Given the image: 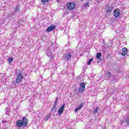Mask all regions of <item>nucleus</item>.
Returning <instances> with one entry per match:
<instances>
[{
    "label": "nucleus",
    "mask_w": 129,
    "mask_h": 129,
    "mask_svg": "<svg viewBox=\"0 0 129 129\" xmlns=\"http://www.w3.org/2000/svg\"><path fill=\"white\" fill-rule=\"evenodd\" d=\"M18 16L16 15V11L13 12L12 14H10L8 16V18L9 19V21H11L12 20H14L15 18H17Z\"/></svg>",
    "instance_id": "4"
},
{
    "label": "nucleus",
    "mask_w": 129,
    "mask_h": 129,
    "mask_svg": "<svg viewBox=\"0 0 129 129\" xmlns=\"http://www.w3.org/2000/svg\"><path fill=\"white\" fill-rule=\"evenodd\" d=\"M96 58L97 59H100V58H101V53H97L96 54Z\"/></svg>",
    "instance_id": "20"
},
{
    "label": "nucleus",
    "mask_w": 129,
    "mask_h": 129,
    "mask_svg": "<svg viewBox=\"0 0 129 129\" xmlns=\"http://www.w3.org/2000/svg\"><path fill=\"white\" fill-rule=\"evenodd\" d=\"M46 54L47 56H49V55H50V49H47V51L46 52Z\"/></svg>",
    "instance_id": "24"
},
{
    "label": "nucleus",
    "mask_w": 129,
    "mask_h": 129,
    "mask_svg": "<svg viewBox=\"0 0 129 129\" xmlns=\"http://www.w3.org/2000/svg\"><path fill=\"white\" fill-rule=\"evenodd\" d=\"M28 123L29 120L28 118L24 117L21 119L17 120L16 122V126H18V127H22V126L23 127H27Z\"/></svg>",
    "instance_id": "1"
},
{
    "label": "nucleus",
    "mask_w": 129,
    "mask_h": 129,
    "mask_svg": "<svg viewBox=\"0 0 129 129\" xmlns=\"http://www.w3.org/2000/svg\"><path fill=\"white\" fill-rule=\"evenodd\" d=\"M84 105V103H82L80 105L78 106V107L75 109V111L77 112L78 110H80L82 107Z\"/></svg>",
    "instance_id": "12"
},
{
    "label": "nucleus",
    "mask_w": 129,
    "mask_h": 129,
    "mask_svg": "<svg viewBox=\"0 0 129 129\" xmlns=\"http://www.w3.org/2000/svg\"><path fill=\"white\" fill-rule=\"evenodd\" d=\"M55 100H56V101H58V100H59V97H56V98H55Z\"/></svg>",
    "instance_id": "28"
},
{
    "label": "nucleus",
    "mask_w": 129,
    "mask_h": 129,
    "mask_svg": "<svg viewBox=\"0 0 129 129\" xmlns=\"http://www.w3.org/2000/svg\"><path fill=\"white\" fill-rule=\"evenodd\" d=\"M128 116H126L124 120L120 121V124H122L123 123L126 122V123H127V126H129V113H128Z\"/></svg>",
    "instance_id": "8"
},
{
    "label": "nucleus",
    "mask_w": 129,
    "mask_h": 129,
    "mask_svg": "<svg viewBox=\"0 0 129 129\" xmlns=\"http://www.w3.org/2000/svg\"><path fill=\"white\" fill-rule=\"evenodd\" d=\"M127 48L126 47H123L122 49V53H121L122 56H125L127 54Z\"/></svg>",
    "instance_id": "11"
},
{
    "label": "nucleus",
    "mask_w": 129,
    "mask_h": 129,
    "mask_svg": "<svg viewBox=\"0 0 129 129\" xmlns=\"http://www.w3.org/2000/svg\"><path fill=\"white\" fill-rule=\"evenodd\" d=\"M92 61H93V58H91L88 61V65H90V64H91V62H92Z\"/></svg>",
    "instance_id": "22"
},
{
    "label": "nucleus",
    "mask_w": 129,
    "mask_h": 129,
    "mask_svg": "<svg viewBox=\"0 0 129 129\" xmlns=\"http://www.w3.org/2000/svg\"><path fill=\"white\" fill-rule=\"evenodd\" d=\"M85 8H89V2H88L86 3V4L84 6Z\"/></svg>",
    "instance_id": "25"
},
{
    "label": "nucleus",
    "mask_w": 129,
    "mask_h": 129,
    "mask_svg": "<svg viewBox=\"0 0 129 129\" xmlns=\"http://www.w3.org/2000/svg\"><path fill=\"white\" fill-rule=\"evenodd\" d=\"M50 58L51 59H52L53 58V55L52 54H50Z\"/></svg>",
    "instance_id": "29"
},
{
    "label": "nucleus",
    "mask_w": 129,
    "mask_h": 129,
    "mask_svg": "<svg viewBox=\"0 0 129 129\" xmlns=\"http://www.w3.org/2000/svg\"><path fill=\"white\" fill-rule=\"evenodd\" d=\"M75 7V3L74 2H69L67 5V8L69 11H72Z\"/></svg>",
    "instance_id": "2"
},
{
    "label": "nucleus",
    "mask_w": 129,
    "mask_h": 129,
    "mask_svg": "<svg viewBox=\"0 0 129 129\" xmlns=\"http://www.w3.org/2000/svg\"><path fill=\"white\" fill-rule=\"evenodd\" d=\"M64 107H65V103H63L60 108L58 109V115H61L64 111Z\"/></svg>",
    "instance_id": "9"
},
{
    "label": "nucleus",
    "mask_w": 129,
    "mask_h": 129,
    "mask_svg": "<svg viewBox=\"0 0 129 129\" xmlns=\"http://www.w3.org/2000/svg\"><path fill=\"white\" fill-rule=\"evenodd\" d=\"M6 114H9V111H10V108H9V107H6Z\"/></svg>",
    "instance_id": "23"
},
{
    "label": "nucleus",
    "mask_w": 129,
    "mask_h": 129,
    "mask_svg": "<svg viewBox=\"0 0 129 129\" xmlns=\"http://www.w3.org/2000/svg\"><path fill=\"white\" fill-rule=\"evenodd\" d=\"M55 29H56V26L55 25H51L46 29V32H51V31H54Z\"/></svg>",
    "instance_id": "10"
},
{
    "label": "nucleus",
    "mask_w": 129,
    "mask_h": 129,
    "mask_svg": "<svg viewBox=\"0 0 129 129\" xmlns=\"http://www.w3.org/2000/svg\"><path fill=\"white\" fill-rule=\"evenodd\" d=\"M81 1H83V0H81Z\"/></svg>",
    "instance_id": "31"
},
{
    "label": "nucleus",
    "mask_w": 129,
    "mask_h": 129,
    "mask_svg": "<svg viewBox=\"0 0 129 129\" xmlns=\"http://www.w3.org/2000/svg\"><path fill=\"white\" fill-rule=\"evenodd\" d=\"M50 116H51V113H49V114L45 116L44 120H45V121H47V120H49V118H50Z\"/></svg>",
    "instance_id": "16"
},
{
    "label": "nucleus",
    "mask_w": 129,
    "mask_h": 129,
    "mask_svg": "<svg viewBox=\"0 0 129 129\" xmlns=\"http://www.w3.org/2000/svg\"><path fill=\"white\" fill-rule=\"evenodd\" d=\"M7 24H8V21H7V18H4L2 22V23H1V24L2 25V26H3V25H4V26H7Z\"/></svg>",
    "instance_id": "14"
},
{
    "label": "nucleus",
    "mask_w": 129,
    "mask_h": 129,
    "mask_svg": "<svg viewBox=\"0 0 129 129\" xmlns=\"http://www.w3.org/2000/svg\"><path fill=\"white\" fill-rule=\"evenodd\" d=\"M56 111H57V107H56V106L53 105V107L51 109V110L50 113H51V114H52V113H55V112H56Z\"/></svg>",
    "instance_id": "13"
},
{
    "label": "nucleus",
    "mask_w": 129,
    "mask_h": 129,
    "mask_svg": "<svg viewBox=\"0 0 129 129\" xmlns=\"http://www.w3.org/2000/svg\"><path fill=\"white\" fill-rule=\"evenodd\" d=\"M113 10V7H109L108 8V10L107 11V13H111V11Z\"/></svg>",
    "instance_id": "18"
},
{
    "label": "nucleus",
    "mask_w": 129,
    "mask_h": 129,
    "mask_svg": "<svg viewBox=\"0 0 129 129\" xmlns=\"http://www.w3.org/2000/svg\"><path fill=\"white\" fill-rule=\"evenodd\" d=\"M113 16L115 18H118L120 16V12L119 9H116L114 11Z\"/></svg>",
    "instance_id": "7"
},
{
    "label": "nucleus",
    "mask_w": 129,
    "mask_h": 129,
    "mask_svg": "<svg viewBox=\"0 0 129 129\" xmlns=\"http://www.w3.org/2000/svg\"><path fill=\"white\" fill-rule=\"evenodd\" d=\"M24 79V76L21 73H19L16 78V83H20Z\"/></svg>",
    "instance_id": "3"
},
{
    "label": "nucleus",
    "mask_w": 129,
    "mask_h": 129,
    "mask_svg": "<svg viewBox=\"0 0 129 129\" xmlns=\"http://www.w3.org/2000/svg\"><path fill=\"white\" fill-rule=\"evenodd\" d=\"M20 10H21V6H20L19 5H18L16 7L15 11L13 12H15V14H17V12H19V11H20Z\"/></svg>",
    "instance_id": "15"
},
{
    "label": "nucleus",
    "mask_w": 129,
    "mask_h": 129,
    "mask_svg": "<svg viewBox=\"0 0 129 129\" xmlns=\"http://www.w3.org/2000/svg\"><path fill=\"white\" fill-rule=\"evenodd\" d=\"M71 53H69L68 54H64L62 59L64 60V61H69V60H71Z\"/></svg>",
    "instance_id": "6"
},
{
    "label": "nucleus",
    "mask_w": 129,
    "mask_h": 129,
    "mask_svg": "<svg viewBox=\"0 0 129 129\" xmlns=\"http://www.w3.org/2000/svg\"><path fill=\"white\" fill-rule=\"evenodd\" d=\"M105 76L106 77L110 78L111 76V73H110V72H106L105 73Z\"/></svg>",
    "instance_id": "17"
},
{
    "label": "nucleus",
    "mask_w": 129,
    "mask_h": 129,
    "mask_svg": "<svg viewBox=\"0 0 129 129\" xmlns=\"http://www.w3.org/2000/svg\"><path fill=\"white\" fill-rule=\"evenodd\" d=\"M99 109V108L98 107H96V108L94 109L93 111V113L94 114H96Z\"/></svg>",
    "instance_id": "19"
},
{
    "label": "nucleus",
    "mask_w": 129,
    "mask_h": 129,
    "mask_svg": "<svg viewBox=\"0 0 129 129\" xmlns=\"http://www.w3.org/2000/svg\"><path fill=\"white\" fill-rule=\"evenodd\" d=\"M3 123H5V122L3 121Z\"/></svg>",
    "instance_id": "30"
},
{
    "label": "nucleus",
    "mask_w": 129,
    "mask_h": 129,
    "mask_svg": "<svg viewBox=\"0 0 129 129\" xmlns=\"http://www.w3.org/2000/svg\"><path fill=\"white\" fill-rule=\"evenodd\" d=\"M85 89V84L84 83H81L80 85V88L79 89V93H82Z\"/></svg>",
    "instance_id": "5"
},
{
    "label": "nucleus",
    "mask_w": 129,
    "mask_h": 129,
    "mask_svg": "<svg viewBox=\"0 0 129 129\" xmlns=\"http://www.w3.org/2000/svg\"><path fill=\"white\" fill-rule=\"evenodd\" d=\"M13 60H14V59L13 58V57H9L8 58V61H9V63H12L13 62Z\"/></svg>",
    "instance_id": "21"
},
{
    "label": "nucleus",
    "mask_w": 129,
    "mask_h": 129,
    "mask_svg": "<svg viewBox=\"0 0 129 129\" xmlns=\"http://www.w3.org/2000/svg\"><path fill=\"white\" fill-rule=\"evenodd\" d=\"M42 3H47V2H49V0H41Z\"/></svg>",
    "instance_id": "27"
},
{
    "label": "nucleus",
    "mask_w": 129,
    "mask_h": 129,
    "mask_svg": "<svg viewBox=\"0 0 129 129\" xmlns=\"http://www.w3.org/2000/svg\"><path fill=\"white\" fill-rule=\"evenodd\" d=\"M57 103H58V101L55 100V101H54L53 105H54V106H57Z\"/></svg>",
    "instance_id": "26"
}]
</instances>
